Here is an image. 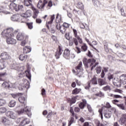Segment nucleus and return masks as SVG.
I'll use <instances>...</instances> for the list:
<instances>
[{
	"label": "nucleus",
	"instance_id": "72a5a7b5",
	"mask_svg": "<svg viewBox=\"0 0 126 126\" xmlns=\"http://www.w3.org/2000/svg\"><path fill=\"white\" fill-rule=\"evenodd\" d=\"M6 101L3 98L0 99V107L5 105Z\"/></svg>",
	"mask_w": 126,
	"mask_h": 126
},
{
	"label": "nucleus",
	"instance_id": "3c124183",
	"mask_svg": "<svg viewBox=\"0 0 126 126\" xmlns=\"http://www.w3.org/2000/svg\"><path fill=\"white\" fill-rule=\"evenodd\" d=\"M73 122H74V118L73 117L71 118L70 121L68 123V126H71L72 124L73 123Z\"/></svg>",
	"mask_w": 126,
	"mask_h": 126
},
{
	"label": "nucleus",
	"instance_id": "9b49d317",
	"mask_svg": "<svg viewBox=\"0 0 126 126\" xmlns=\"http://www.w3.org/2000/svg\"><path fill=\"white\" fill-rule=\"evenodd\" d=\"M119 122L122 126L125 125L126 126V114L122 115Z\"/></svg>",
	"mask_w": 126,
	"mask_h": 126
},
{
	"label": "nucleus",
	"instance_id": "680f3d73",
	"mask_svg": "<svg viewBox=\"0 0 126 126\" xmlns=\"http://www.w3.org/2000/svg\"><path fill=\"white\" fill-rule=\"evenodd\" d=\"M114 92H118V93H122L123 92V91L120 89H116L114 90Z\"/></svg>",
	"mask_w": 126,
	"mask_h": 126
},
{
	"label": "nucleus",
	"instance_id": "f3484780",
	"mask_svg": "<svg viewBox=\"0 0 126 126\" xmlns=\"http://www.w3.org/2000/svg\"><path fill=\"white\" fill-rule=\"evenodd\" d=\"M0 58L2 60H8L9 55L6 52L2 53L0 55Z\"/></svg>",
	"mask_w": 126,
	"mask_h": 126
},
{
	"label": "nucleus",
	"instance_id": "a211bd4d",
	"mask_svg": "<svg viewBox=\"0 0 126 126\" xmlns=\"http://www.w3.org/2000/svg\"><path fill=\"white\" fill-rule=\"evenodd\" d=\"M70 55V51L68 49H65L63 53V56L65 59H68L69 55Z\"/></svg>",
	"mask_w": 126,
	"mask_h": 126
},
{
	"label": "nucleus",
	"instance_id": "dca6fc26",
	"mask_svg": "<svg viewBox=\"0 0 126 126\" xmlns=\"http://www.w3.org/2000/svg\"><path fill=\"white\" fill-rule=\"evenodd\" d=\"M32 15V12L30 10H28L25 13L22 14V17H30Z\"/></svg>",
	"mask_w": 126,
	"mask_h": 126
},
{
	"label": "nucleus",
	"instance_id": "58836bf2",
	"mask_svg": "<svg viewBox=\"0 0 126 126\" xmlns=\"http://www.w3.org/2000/svg\"><path fill=\"white\" fill-rule=\"evenodd\" d=\"M103 89L104 91H108L111 90V87L110 86H109V85H107L105 87H104L103 88Z\"/></svg>",
	"mask_w": 126,
	"mask_h": 126
},
{
	"label": "nucleus",
	"instance_id": "bb28decb",
	"mask_svg": "<svg viewBox=\"0 0 126 126\" xmlns=\"http://www.w3.org/2000/svg\"><path fill=\"white\" fill-rule=\"evenodd\" d=\"M6 111H7V108L6 107H2L0 108V114H4V113H6Z\"/></svg>",
	"mask_w": 126,
	"mask_h": 126
},
{
	"label": "nucleus",
	"instance_id": "1a4fd4ad",
	"mask_svg": "<svg viewBox=\"0 0 126 126\" xmlns=\"http://www.w3.org/2000/svg\"><path fill=\"white\" fill-rule=\"evenodd\" d=\"M5 115L6 117H8V118L10 119H12L13 120L16 118V114L13 111H7L6 112Z\"/></svg>",
	"mask_w": 126,
	"mask_h": 126
},
{
	"label": "nucleus",
	"instance_id": "c9c22d12",
	"mask_svg": "<svg viewBox=\"0 0 126 126\" xmlns=\"http://www.w3.org/2000/svg\"><path fill=\"white\" fill-rule=\"evenodd\" d=\"M54 19H55L54 14L51 16V20L48 22V24H52L54 21Z\"/></svg>",
	"mask_w": 126,
	"mask_h": 126
},
{
	"label": "nucleus",
	"instance_id": "603ef678",
	"mask_svg": "<svg viewBox=\"0 0 126 126\" xmlns=\"http://www.w3.org/2000/svg\"><path fill=\"white\" fill-rule=\"evenodd\" d=\"M96 73L99 74L100 72H101V70H102V68L101 67L99 66L96 68Z\"/></svg>",
	"mask_w": 126,
	"mask_h": 126
},
{
	"label": "nucleus",
	"instance_id": "bf43d9fd",
	"mask_svg": "<svg viewBox=\"0 0 126 126\" xmlns=\"http://www.w3.org/2000/svg\"><path fill=\"white\" fill-rule=\"evenodd\" d=\"M11 68L12 69H15L16 68V63H13L11 65Z\"/></svg>",
	"mask_w": 126,
	"mask_h": 126
},
{
	"label": "nucleus",
	"instance_id": "4c0bfd02",
	"mask_svg": "<svg viewBox=\"0 0 126 126\" xmlns=\"http://www.w3.org/2000/svg\"><path fill=\"white\" fill-rule=\"evenodd\" d=\"M77 7L80 9H83V4L82 2H79L77 4Z\"/></svg>",
	"mask_w": 126,
	"mask_h": 126
},
{
	"label": "nucleus",
	"instance_id": "9d476101",
	"mask_svg": "<svg viewBox=\"0 0 126 126\" xmlns=\"http://www.w3.org/2000/svg\"><path fill=\"white\" fill-rule=\"evenodd\" d=\"M47 3H48V0H44L43 3L41 0H39L37 6L38 8H43Z\"/></svg>",
	"mask_w": 126,
	"mask_h": 126
},
{
	"label": "nucleus",
	"instance_id": "a18cd8bd",
	"mask_svg": "<svg viewBox=\"0 0 126 126\" xmlns=\"http://www.w3.org/2000/svg\"><path fill=\"white\" fill-rule=\"evenodd\" d=\"M73 32L74 35V37H75V38H77V37H79V36L77 35V31L76 30L73 29Z\"/></svg>",
	"mask_w": 126,
	"mask_h": 126
},
{
	"label": "nucleus",
	"instance_id": "e433bc0d",
	"mask_svg": "<svg viewBox=\"0 0 126 126\" xmlns=\"http://www.w3.org/2000/svg\"><path fill=\"white\" fill-rule=\"evenodd\" d=\"M93 1L94 2V5L96 6H98V5H100V2H99L98 0H93Z\"/></svg>",
	"mask_w": 126,
	"mask_h": 126
},
{
	"label": "nucleus",
	"instance_id": "5fc2aeb1",
	"mask_svg": "<svg viewBox=\"0 0 126 126\" xmlns=\"http://www.w3.org/2000/svg\"><path fill=\"white\" fill-rule=\"evenodd\" d=\"M75 50L77 54H80L81 53V50L78 47H76Z\"/></svg>",
	"mask_w": 126,
	"mask_h": 126
},
{
	"label": "nucleus",
	"instance_id": "c03bdc74",
	"mask_svg": "<svg viewBox=\"0 0 126 126\" xmlns=\"http://www.w3.org/2000/svg\"><path fill=\"white\" fill-rule=\"evenodd\" d=\"M117 105L122 110H126V108H125V105H124L123 104H117Z\"/></svg>",
	"mask_w": 126,
	"mask_h": 126
},
{
	"label": "nucleus",
	"instance_id": "cd10ccee",
	"mask_svg": "<svg viewBox=\"0 0 126 126\" xmlns=\"http://www.w3.org/2000/svg\"><path fill=\"white\" fill-rule=\"evenodd\" d=\"M4 68V61L3 60H0V69Z\"/></svg>",
	"mask_w": 126,
	"mask_h": 126
},
{
	"label": "nucleus",
	"instance_id": "2eb2a0df",
	"mask_svg": "<svg viewBox=\"0 0 126 126\" xmlns=\"http://www.w3.org/2000/svg\"><path fill=\"white\" fill-rule=\"evenodd\" d=\"M25 39V36H24V34L22 32H19L18 33L17 35V40L18 41H22V40H24Z\"/></svg>",
	"mask_w": 126,
	"mask_h": 126
},
{
	"label": "nucleus",
	"instance_id": "e2e57ef3",
	"mask_svg": "<svg viewBox=\"0 0 126 126\" xmlns=\"http://www.w3.org/2000/svg\"><path fill=\"white\" fill-rule=\"evenodd\" d=\"M41 94H42V96H45V95H46V90L45 89H43L42 90V93H41Z\"/></svg>",
	"mask_w": 126,
	"mask_h": 126
},
{
	"label": "nucleus",
	"instance_id": "69168bd1",
	"mask_svg": "<svg viewBox=\"0 0 126 126\" xmlns=\"http://www.w3.org/2000/svg\"><path fill=\"white\" fill-rule=\"evenodd\" d=\"M76 38H77V40H78L79 43H80V44H82V39L80 38V37L79 36H78Z\"/></svg>",
	"mask_w": 126,
	"mask_h": 126
},
{
	"label": "nucleus",
	"instance_id": "f704fd0d",
	"mask_svg": "<svg viewBox=\"0 0 126 126\" xmlns=\"http://www.w3.org/2000/svg\"><path fill=\"white\" fill-rule=\"evenodd\" d=\"M96 45H97V42L94 41L92 42V43H91L90 44V45L92 47V48H94V50H96V48H95V46H96Z\"/></svg>",
	"mask_w": 126,
	"mask_h": 126
},
{
	"label": "nucleus",
	"instance_id": "7c9ffc66",
	"mask_svg": "<svg viewBox=\"0 0 126 126\" xmlns=\"http://www.w3.org/2000/svg\"><path fill=\"white\" fill-rule=\"evenodd\" d=\"M48 5L47 6V9H50L51 7L53 6V2L50 0H48Z\"/></svg>",
	"mask_w": 126,
	"mask_h": 126
},
{
	"label": "nucleus",
	"instance_id": "0eeeda50",
	"mask_svg": "<svg viewBox=\"0 0 126 126\" xmlns=\"http://www.w3.org/2000/svg\"><path fill=\"white\" fill-rule=\"evenodd\" d=\"M101 110L103 112L104 116L106 119H110L111 118V113L109 111V109L105 106L101 108Z\"/></svg>",
	"mask_w": 126,
	"mask_h": 126
},
{
	"label": "nucleus",
	"instance_id": "6ab92c4d",
	"mask_svg": "<svg viewBox=\"0 0 126 126\" xmlns=\"http://www.w3.org/2000/svg\"><path fill=\"white\" fill-rule=\"evenodd\" d=\"M2 123L4 126H9V125H10V121L6 118L2 119Z\"/></svg>",
	"mask_w": 126,
	"mask_h": 126
},
{
	"label": "nucleus",
	"instance_id": "39448f33",
	"mask_svg": "<svg viewBox=\"0 0 126 126\" xmlns=\"http://www.w3.org/2000/svg\"><path fill=\"white\" fill-rule=\"evenodd\" d=\"M30 86V83L29 81L26 79L23 80V84L19 85L18 87V89L19 90H23L24 88H26V89H28Z\"/></svg>",
	"mask_w": 126,
	"mask_h": 126
},
{
	"label": "nucleus",
	"instance_id": "4468645a",
	"mask_svg": "<svg viewBox=\"0 0 126 126\" xmlns=\"http://www.w3.org/2000/svg\"><path fill=\"white\" fill-rule=\"evenodd\" d=\"M31 8L32 10H33V15L32 17L35 19V18H37V17H38V14H39V10L36 9L35 7L33 6H32Z\"/></svg>",
	"mask_w": 126,
	"mask_h": 126
},
{
	"label": "nucleus",
	"instance_id": "09e8293b",
	"mask_svg": "<svg viewBox=\"0 0 126 126\" xmlns=\"http://www.w3.org/2000/svg\"><path fill=\"white\" fill-rule=\"evenodd\" d=\"M77 98V96H75V97H72V99H71V103L72 104H74L75 102H76V98Z\"/></svg>",
	"mask_w": 126,
	"mask_h": 126
},
{
	"label": "nucleus",
	"instance_id": "a878e982",
	"mask_svg": "<svg viewBox=\"0 0 126 126\" xmlns=\"http://www.w3.org/2000/svg\"><path fill=\"white\" fill-rule=\"evenodd\" d=\"M30 123V121H29L28 119L26 118L24 119L23 121L21 122L20 124V126H25V125H28V124H29Z\"/></svg>",
	"mask_w": 126,
	"mask_h": 126
},
{
	"label": "nucleus",
	"instance_id": "49530a36",
	"mask_svg": "<svg viewBox=\"0 0 126 126\" xmlns=\"http://www.w3.org/2000/svg\"><path fill=\"white\" fill-rule=\"evenodd\" d=\"M11 20L12 21H16V15L14 14L11 17Z\"/></svg>",
	"mask_w": 126,
	"mask_h": 126
},
{
	"label": "nucleus",
	"instance_id": "338daca9",
	"mask_svg": "<svg viewBox=\"0 0 126 126\" xmlns=\"http://www.w3.org/2000/svg\"><path fill=\"white\" fill-rule=\"evenodd\" d=\"M80 28H82V29H84L85 28V24L83 23L80 24Z\"/></svg>",
	"mask_w": 126,
	"mask_h": 126
},
{
	"label": "nucleus",
	"instance_id": "4d7b16f0",
	"mask_svg": "<svg viewBox=\"0 0 126 126\" xmlns=\"http://www.w3.org/2000/svg\"><path fill=\"white\" fill-rule=\"evenodd\" d=\"M65 28H68L69 27V24L66 23H64L63 24V25H62Z\"/></svg>",
	"mask_w": 126,
	"mask_h": 126
},
{
	"label": "nucleus",
	"instance_id": "c85d7f7f",
	"mask_svg": "<svg viewBox=\"0 0 126 126\" xmlns=\"http://www.w3.org/2000/svg\"><path fill=\"white\" fill-rule=\"evenodd\" d=\"M87 49H88V47H87L86 44H84L81 46V50L83 52H86V51H87Z\"/></svg>",
	"mask_w": 126,
	"mask_h": 126
},
{
	"label": "nucleus",
	"instance_id": "052dcab7",
	"mask_svg": "<svg viewBox=\"0 0 126 126\" xmlns=\"http://www.w3.org/2000/svg\"><path fill=\"white\" fill-rule=\"evenodd\" d=\"M36 23L40 24V23H42V20H41V19H36Z\"/></svg>",
	"mask_w": 126,
	"mask_h": 126
},
{
	"label": "nucleus",
	"instance_id": "6e6d98bb",
	"mask_svg": "<svg viewBox=\"0 0 126 126\" xmlns=\"http://www.w3.org/2000/svg\"><path fill=\"white\" fill-rule=\"evenodd\" d=\"M98 112L100 115V118H101V120H103V113H102L103 111H102V109H99Z\"/></svg>",
	"mask_w": 126,
	"mask_h": 126
},
{
	"label": "nucleus",
	"instance_id": "7ed1b4c3",
	"mask_svg": "<svg viewBox=\"0 0 126 126\" xmlns=\"http://www.w3.org/2000/svg\"><path fill=\"white\" fill-rule=\"evenodd\" d=\"M83 63L85 65V67L87 68L92 66L91 70H93V68L96 67V66L98 65V63H96V60L94 59H90L87 60L86 58H84L83 60Z\"/></svg>",
	"mask_w": 126,
	"mask_h": 126
},
{
	"label": "nucleus",
	"instance_id": "37998d69",
	"mask_svg": "<svg viewBox=\"0 0 126 126\" xmlns=\"http://www.w3.org/2000/svg\"><path fill=\"white\" fill-rule=\"evenodd\" d=\"M27 25L28 26L29 29H33V24L32 23H28Z\"/></svg>",
	"mask_w": 126,
	"mask_h": 126
},
{
	"label": "nucleus",
	"instance_id": "c756f323",
	"mask_svg": "<svg viewBox=\"0 0 126 126\" xmlns=\"http://www.w3.org/2000/svg\"><path fill=\"white\" fill-rule=\"evenodd\" d=\"M28 39V35H25V39L21 42V46H22L23 47H24V46L26 45V40Z\"/></svg>",
	"mask_w": 126,
	"mask_h": 126
},
{
	"label": "nucleus",
	"instance_id": "f257e3e1",
	"mask_svg": "<svg viewBox=\"0 0 126 126\" xmlns=\"http://www.w3.org/2000/svg\"><path fill=\"white\" fill-rule=\"evenodd\" d=\"M1 34L3 37H6V42L7 44H16V40L14 39V37L16 35V32H13V28H9L6 30H4L2 32Z\"/></svg>",
	"mask_w": 126,
	"mask_h": 126
},
{
	"label": "nucleus",
	"instance_id": "5701e85b",
	"mask_svg": "<svg viewBox=\"0 0 126 126\" xmlns=\"http://www.w3.org/2000/svg\"><path fill=\"white\" fill-rule=\"evenodd\" d=\"M24 54H28L31 52V48L29 46H26L23 48Z\"/></svg>",
	"mask_w": 126,
	"mask_h": 126
},
{
	"label": "nucleus",
	"instance_id": "0e129e2a",
	"mask_svg": "<svg viewBox=\"0 0 126 126\" xmlns=\"http://www.w3.org/2000/svg\"><path fill=\"white\" fill-rule=\"evenodd\" d=\"M74 111L76 112V113H78V112H80V109L78 107H75Z\"/></svg>",
	"mask_w": 126,
	"mask_h": 126
},
{
	"label": "nucleus",
	"instance_id": "13d9d810",
	"mask_svg": "<svg viewBox=\"0 0 126 126\" xmlns=\"http://www.w3.org/2000/svg\"><path fill=\"white\" fill-rule=\"evenodd\" d=\"M0 12H2L4 14H9V12L6 11H3L2 9L0 8Z\"/></svg>",
	"mask_w": 126,
	"mask_h": 126
},
{
	"label": "nucleus",
	"instance_id": "393cba45",
	"mask_svg": "<svg viewBox=\"0 0 126 126\" xmlns=\"http://www.w3.org/2000/svg\"><path fill=\"white\" fill-rule=\"evenodd\" d=\"M97 82L100 86H102V85H105L107 84V82L102 79H98L97 80Z\"/></svg>",
	"mask_w": 126,
	"mask_h": 126
},
{
	"label": "nucleus",
	"instance_id": "a19ab883",
	"mask_svg": "<svg viewBox=\"0 0 126 126\" xmlns=\"http://www.w3.org/2000/svg\"><path fill=\"white\" fill-rule=\"evenodd\" d=\"M25 5H26V6H27L28 7H29V6H30L31 8H32V7H31L32 6V3H31V2H25Z\"/></svg>",
	"mask_w": 126,
	"mask_h": 126
},
{
	"label": "nucleus",
	"instance_id": "473e14b6",
	"mask_svg": "<svg viewBox=\"0 0 126 126\" xmlns=\"http://www.w3.org/2000/svg\"><path fill=\"white\" fill-rule=\"evenodd\" d=\"M15 104H16L15 101L11 100L9 102L8 106L9 107H14L15 106Z\"/></svg>",
	"mask_w": 126,
	"mask_h": 126
},
{
	"label": "nucleus",
	"instance_id": "6e6552de",
	"mask_svg": "<svg viewBox=\"0 0 126 126\" xmlns=\"http://www.w3.org/2000/svg\"><path fill=\"white\" fill-rule=\"evenodd\" d=\"M90 84L93 85H96L97 84V78H96V77H94L90 81V83H88L87 86L85 87V89H89V88H90Z\"/></svg>",
	"mask_w": 126,
	"mask_h": 126
},
{
	"label": "nucleus",
	"instance_id": "aec40b11",
	"mask_svg": "<svg viewBox=\"0 0 126 126\" xmlns=\"http://www.w3.org/2000/svg\"><path fill=\"white\" fill-rule=\"evenodd\" d=\"M120 81H122L124 85L126 84V74H122L120 76Z\"/></svg>",
	"mask_w": 126,
	"mask_h": 126
},
{
	"label": "nucleus",
	"instance_id": "ddd939ff",
	"mask_svg": "<svg viewBox=\"0 0 126 126\" xmlns=\"http://www.w3.org/2000/svg\"><path fill=\"white\" fill-rule=\"evenodd\" d=\"M63 49L61 48V46H59V48L56 52L55 54V57L56 59H60V56H61V55H62V54H63Z\"/></svg>",
	"mask_w": 126,
	"mask_h": 126
},
{
	"label": "nucleus",
	"instance_id": "774afa93",
	"mask_svg": "<svg viewBox=\"0 0 126 126\" xmlns=\"http://www.w3.org/2000/svg\"><path fill=\"white\" fill-rule=\"evenodd\" d=\"M113 78H114L113 75H108V79H109V80H111V79H113Z\"/></svg>",
	"mask_w": 126,
	"mask_h": 126
},
{
	"label": "nucleus",
	"instance_id": "864d4df0",
	"mask_svg": "<svg viewBox=\"0 0 126 126\" xmlns=\"http://www.w3.org/2000/svg\"><path fill=\"white\" fill-rule=\"evenodd\" d=\"M86 105H85L83 103V102H81L79 104V106L80 108V109H84V107Z\"/></svg>",
	"mask_w": 126,
	"mask_h": 126
},
{
	"label": "nucleus",
	"instance_id": "ea45409f",
	"mask_svg": "<svg viewBox=\"0 0 126 126\" xmlns=\"http://www.w3.org/2000/svg\"><path fill=\"white\" fill-rule=\"evenodd\" d=\"M95 96H97L98 97H104V94L101 92H99V93L96 94Z\"/></svg>",
	"mask_w": 126,
	"mask_h": 126
},
{
	"label": "nucleus",
	"instance_id": "f03ea898",
	"mask_svg": "<svg viewBox=\"0 0 126 126\" xmlns=\"http://www.w3.org/2000/svg\"><path fill=\"white\" fill-rule=\"evenodd\" d=\"M19 96H20L19 97L18 100L20 103L23 104L25 108L24 109H21L20 111H18L17 113L18 115H21L23 114V113H25H25L27 114L28 117L30 118L32 115L31 111L29 110L28 106H25V102H26V98H25V97L23 96V95H22L21 94H20Z\"/></svg>",
	"mask_w": 126,
	"mask_h": 126
},
{
	"label": "nucleus",
	"instance_id": "f8f14e48",
	"mask_svg": "<svg viewBox=\"0 0 126 126\" xmlns=\"http://www.w3.org/2000/svg\"><path fill=\"white\" fill-rule=\"evenodd\" d=\"M113 84L116 87H121L122 85V82L118 78H114L113 80Z\"/></svg>",
	"mask_w": 126,
	"mask_h": 126
},
{
	"label": "nucleus",
	"instance_id": "2f4dec72",
	"mask_svg": "<svg viewBox=\"0 0 126 126\" xmlns=\"http://www.w3.org/2000/svg\"><path fill=\"white\" fill-rule=\"evenodd\" d=\"M81 91V89H77L75 88L73 91H72V94H78L79 92Z\"/></svg>",
	"mask_w": 126,
	"mask_h": 126
},
{
	"label": "nucleus",
	"instance_id": "8fccbe9b",
	"mask_svg": "<svg viewBox=\"0 0 126 126\" xmlns=\"http://www.w3.org/2000/svg\"><path fill=\"white\" fill-rule=\"evenodd\" d=\"M87 108L88 109V111L90 112V113H93V110L92 109V107H91L90 105H87Z\"/></svg>",
	"mask_w": 126,
	"mask_h": 126
},
{
	"label": "nucleus",
	"instance_id": "b1692460",
	"mask_svg": "<svg viewBox=\"0 0 126 126\" xmlns=\"http://www.w3.org/2000/svg\"><path fill=\"white\" fill-rule=\"evenodd\" d=\"M82 68V62H80L79 64L76 67V69L77 70V72H78V74H79V72H81L79 71L81 70Z\"/></svg>",
	"mask_w": 126,
	"mask_h": 126
},
{
	"label": "nucleus",
	"instance_id": "de8ad7c7",
	"mask_svg": "<svg viewBox=\"0 0 126 126\" xmlns=\"http://www.w3.org/2000/svg\"><path fill=\"white\" fill-rule=\"evenodd\" d=\"M72 41H73V43H74V44L76 46L78 45V41H77V39H76L75 38H73Z\"/></svg>",
	"mask_w": 126,
	"mask_h": 126
},
{
	"label": "nucleus",
	"instance_id": "423d86ee",
	"mask_svg": "<svg viewBox=\"0 0 126 126\" xmlns=\"http://www.w3.org/2000/svg\"><path fill=\"white\" fill-rule=\"evenodd\" d=\"M3 88H5L7 89L9 88H15V84L10 83V82H4L1 85Z\"/></svg>",
	"mask_w": 126,
	"mask_h": 126
},
{
	"label": "nucleus",
	"instance_id": "79ce46f5",
	"mask_svg": "<svg viewBox=\"0 0 126 126\" xmlns=\"http://www.w3.org/2000/svg\"><path fill=\"white\" fill-rule=\"evenodd\" d=\"M26 76L30 79V80H31V74L30 73V72L27 71L26 72Z\"/></svg>",
	"mask_w": 126,
	"mask_h": 126
},
{
	"label": "nucleus",
	"instance_id": "4be33fe9",
	"mask_svg": "<svg viewBox=\"0 0 126 126\" xmlns=\"http://www.w3.org/2000/svg\"><path fill=\"white\" fill-rule=\"evenodd\" d=\"M9 8L12 9V10L14 9V10L16 11V3H15V2H12L9 6Z\"/></svg>",
	"mask_w": 126,
	"mask_h": 126
},
{
	"label": "nucleus",
	"instance_id": "412c9836",
	"mask_svg": "<svg viewBox=\"0 0 126 126\" xmlns=\"http://www.w3.org/2000/svg\"><path fill=\"white\" fill-rule=\"evenodd\" d=\"M27 57L28 56L24 53V54H21L19 56V59L20 61H26L27 60Z\"/></svg>",
	"mask_w": 126,
	"mask_h": 126
},
{
	"label": "nucleus",
	"instance_id": "20e7f679",
	"mask_svg": "<svg viewBox=\"0 0 126 126\" xmlns=\"http://www.w3.org/2000/svg\"><path fill=\"white\" fill-rule=\"evenodd\" d=\"M60 16V14L59 13L57 14V17H56V21H58V22L56 23V27L57 29V30H60V32L63 34L65 32V28L64 27H63V25L61 26V24L60 22H61V19H59V16Z\"/></svg>",
	"mask_w": 126,
	"mask_h": 126
}]
</instances>
